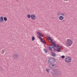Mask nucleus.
<instances>
[{
  "label": "nucleus",
  "instance_id": "nucleus-1",
  "mask_svg": "<svg viewBox=\"0 0 77 77\" xmlns=\"http://www.w3.org/2000/svg\"><path fill=\"white\" fill-rule=\"evenodd\" d=\"M52 71L53 72L52 75L54 77H56V76L57 77L58 75H60V73L58 71V69H55L52 70Z\"/></svg>",
  "mask_w": 77,
  "mask_h": 77
},
{
  "label": "nucleus",
  "instance_id": "nucleus-2",
  "mask_svg": "<svg viewBox=\"0 0 77 77\" xmlns=\"http://www.w3.org/2000/svg\"><path fill=\"white\" fill-rule=\"evenodd\" d=\"M65 44L67 47H70L72 44V41L69 39H67L66 40Z\"/></svg>",
  "mask_w": 77,
  "mask_h": 77
},
{
  "label": "nucleus",
  "instance_id": "nucleus-3",
  "mask_svg": "<svg viewBox=\"0 0 77 77\" xmlns=\"http://www.w3.org/2000/svg\"><path fill=\"white\" fill-rule=\"evenodd\" d=\"M48 63H54L56 62L55 58L53 57H49L48 59Z\"/></svg>",
  "mask_w": 77,
  "mask_h": 77
},
{
  "label": "nucleus",
  "instance_id": "nucleus-4",
  "mask_svg": "<svg viewBox=\"0 0 77 77\" xmlns=\"http://www.w3.org/2000/svg\"><path fill=\"white\" fill-rule=\"evenodd\" d=\"M27 17L28 18H30V17H31L32 20H35L36 19V16H35V14H32L31 16L30 14H28Z\"/></svg>",
  "mask_w": 77,
  "mask_h": 77
},
{
  "label": "nucleus",
  "instance_id": "nucleus-5",
  "mask_svg": "<svg viewBox=\"0 0 77 77\" xmlns=\"http://www.w3.org/2000/svg\"><path fill=\"white\" fill-rule=\"evenodd\" d=\"M65 61L67 63H69L71 61V57H67L65 60Z\"/></svg>",
  "mask_w": 77,
  "mask_h": 77
},
{
  "label": "nucleus",
  "instance_id": "nucleus-6",
  "mask_svg": "<svg viewBox=\"0 0 77 77\" xmlns=\"http://www.w3.org/2000/svg\"><path fill=\"white\" fill-rule=\"evenodd\" d=\"M13 56L14 59H17L19 57V55L17 54H13Z\"/></svg>",
  "mask_w": 77,
  "mask_h": 77
},
{
  "label": "nucleus",
  "instance_id": "nucleus-7",
  "mask_svg": "<svg viewBox=\"0 0 77 77\" xmlns=\"http://www.w3.org/2000/svg\"><path fill=\"white\" fill-rule=\"evenodd\" d=\"M48 47L49 48V49L51 51H52V48H53L54 49V51H57V49H56V48L53 47H50L49 46H48Z\"/></svg>",
  "mask_w": 77,
  "mask_h": 77
},
{
  "label": "nucleus",
  "instance_id": "nucleus-8",
  "mask_svg": "<svg viewBox=\"0 0 77 77\" xmlns=\"http://www.w3.org/2000/svg\"><path fill=\"white\" fill-rule=\"evenodd\" d=\"M0 22L2 23V22H4V20H3V17H0Z\"/></svg>",
  "mask_w": 77,
  "mask_h": 77
},
{
  "label": "nucleus",
  "instance_id": "nucleus-9",
  "mask_svg": "<svg viewBox=\"0 0 77 77\" xmlns=\"http://www.w3.org/2000/svg\"><path fill=\"white\" fill-rule=\"evenodd\" d=\"M51 55L53 57H56V54L53 52H51Z\"/></svg>",
  "mask_w": 77,
  "mask_h": 77
},
{
  "label": "nucleus",
  "instance_id": "nucleus-10",
  "mask_svg": "<svg viewBox=\"0 0 77 77\" xmlns=\"http://www.w3.org/2000/svg\"><path fill=\"white\" fill-rule=\"evenodd\" d=\"M59 19L60 20H63V17L62 16H60L59 17Z\"/></svg>",
  "mask_w": 77,
  "mask_h": 77
},
{
  "label": "nucleus",
  "instance_id": "nucleus-11",
  "mask_svg": "<svg viewBox=\"0 0 77 77\" xmlns=\"http://www.w3.org/2000/svg\"><path fill=\"white\" fill-rule=\"evenodd\" d=\"M52 45L53 46V47H55V48L56 47V46H57V45H56V43L54 42H53Z\"/></svg>",
  "mask_w": 77,
  "mask_h": 77
},
{
  "label": "nucleus",
  "instance_id": "nucleus-12",
  "mask_svg": "<svg viewBox=\"0 0 77 77\" xmlns=\"http://www.w3.org/2000/svg\"><path fill=\"white\" fill-rule=\"evenodd\" d=\"M48 39L50 40V41L51 42H52V43L53 42V40H52V39H51V37L49 36H48Z\"/></svg>",
  "mask_w": 77,
  "mask_h": 77
},
{
  "label": "nucleus",
  "instance_id": "nucleus-13",
  "mask_svg": "<svg viewBox=\"0 0 77 77\" xmlns=\"http://www.w3.org/2000/svg\"><path fill=\"white\" fill-rule=\"evenodd\" d=\"M40 36H41L42 37H43L44 36H43V35L41 33H40L39 32H38L37 33Z\"/></svg>",
  "mask_w": 77,
  "mask_h": 77
},
{
  "label": "nucleus",
  "instance_id": "nucleus-14",
  "mask_svg": "<svg viewBox=\"0 0 77 77\" xmlns=\"http://www.w3.org/2000/svg\"><path fill=\"white\" fill-rule=\"evenodd\" d=\"M41 42L43 43L44 44H45V42L44 41V40L42 39V38L41 39Z\"/></svg>",
  "mask_w": 77,
  "mask_h": 77
},
{
  "label": "nucleus",
  "instance_id": "nucleus-15",
  "mask_svg": "<svg viewBox=\"0 0 77 77\" xmlns=\"http://www.w3.org/2000/svg\"><path fill=\"white\" fill-rule=\"evenodd\" d=\"M50 70L49 69H46V71L47 72H48V73H49V71H50Z\"/></svg>",
  "mask_w": 77,
  "mask_h": 77
},
{
  "label": "nucleus",
  "instance_id": "nucleus-16",
  "mask_svg": "<svg viewBox=\"0 0 77 77\" xmlns=\"http://www.w3.org/2000/svg\"><path fill=\"white\" fill-rule=\"evenodd\" d=\"M4 20L5 21H7V18L6 17H4Z\"/></svg>",
  "mask_w": 77,
  "mask_h": 77
},
{
  "label": "nucleus",
  "instance_id": "nucleus-17",
  "mask_svg": "<svg viewBox=\"0 0 77 77\" xmlns=\"http://www.w3.org/2000/svg\"><path fill=\"white\" fill-rule=\"evenodd\" d=\"M60 15H62V16H65V14L63 13H62Z\"/></svg>",
  "mask_w": 77,
  "mask_h": 77
},
{
  "label": "nucleus",
  "instance_id": "nucleus-18",
  "mask_svg": "<svg viewBox=\"0 0 77 77\" xmlns=\"http://www.w3.org/2000/svg\"><path fill=\"white\" fill-rule=\"evenodd\" d=\"M35 39V38L33 36H32V41H34Z\"/></svg>",
  "mask_w": 77,
  "mask_h": 77
},
{
  "label": "nucleus",
  "instance_id": "nucleus-19",
  "mask_svg": "<svg viewBox=\"0 0 77 77\" xmlns=\"http://www.w3.org/2000/svg\"><path fill=\"white\" fill-rule=\"evenodd\" d=\"M49 67H50L51 68H52V63H51L49 65Z\"/></svg>",
  "mask_w": 77,
  "mask_h": 77
},
{
  "label": "nucleus",
  "instance_id": "nucleus-20",
  "mask_svg": "<svg viewBox=\"0 0 77 77\" xmlns=\"http://www.w3.org/2000/svg\"><path fill=\"white\" fill-rule=\"evenodd\" d=\"M43 50L45 52V53H47V51L46 50H45V48H44Z\"/></svg>",
  "mask_w": 77,
  "mask_h": 77
},
{
  "label": "nucleus",
  "instance_id": "nucleus-21",
  "mask_svg": "<svg viewBox=\"0 0 77 77\" xmlns=\"http://www.w3.org/2000/svg\"><path fill=\"white\" fill-rule=\"evenodd\" d=\"M5 53V51H4V50H3L1 52L2 54H3V53Z\"/></svg>",
  "mask_w": 77,
  "mask_h": 77
},
{
  "label": "nucleus",
  "instance_id": "nucleus-22",
  "mask_svg": "<svg viewBox=\"0 0 77 77\" xmlns=\"http://www.w3.org/2000/svg\"><path fill=\"white\" fill-rule=\"evenodd\" d=\"M57 51H58V52H60L61 50H60V49H57Z\"/></svg>",
  "mask_w": 77,
  "mask_h": 77
},
{
  "label": "nucleus",
  "instance_id": "nucleus-23",
  "mask_svg": "<svg viewBox=\"0 0 77 77\" xmlns=\"http://www.w3.org/2000/svg\"><path fill=\"white\" fill-rule=\"evenodd\" d=\"M61 57L62 58V59H64L65 58V56L64 55H63L61 56Z\"/></svg>",
  "mask_w": 77,
  "mask_h": 77
},
{
  "label": "nucleus",
  "instance_id": "nucleus-24",
  "mask_svg": "<svg viewBox=\"0 0 77 77\" xmlns=\"http://www.w3.org/2000/svg\"><path fill=\"white\" fill-rule=\"evenodd\" d=\"M61 14H60V12H58V16H60V15H61Z\"/></svg>",
  "mask_w": 77,
  "mask_h": 77
},
{
  "label": "nucleus",
  "instance_id": "nucleus-25",
  "mask_svg": "<svg viewBox=\"0 0 77 77\" xmlns=\"http://www.w3.org/2000/svg\"><path fill=\"white\" fill-rule=\"evenodd\" d=\"M39 37V39H42V38L41 37V36H38Z\"/></svg>",
  "mask_w": 77,
  "mask_h": 77
},
{
  "label": "nucleus",
  "instance_id": "nucleus-26",
  "mask_svg": "<svg viewBox=\"0 0 77 77\" xmlns=\"http://www.w3.org/2000/svg\"><path fill=\"white\" fill-rule=\"evenodd\" d=\"M54 66V65L52 64V66Z\"/></svg>",
  "mask_w": 77,
  "mask_h": 77
},
{
  "label": "nucleus",
  "instance_id": "nucleus-27",
  "mask_svg": "<svg viewBox=\"0 0 77 77\" xmlns=\"http://www.w3.org/2000/svg\"><path fill=\"white\" fill-rule=\"evenodd\" d=\"M59 48H58V50H60V47H58Z\"/></svg>",
  "mask_w": 77,
  "mask_h": 77
},
{
  "label": "nucleus",
  "instance_id": "nucleus-28",
  "mask_svg": "<svg viewBox=\"0 0 77 77\" xmlns=\"http://www.w3.org/2000/svg\"><path fill=\"white\" fill-rule=\"evenodd\" d=\"M56 47H59V45H57V46H56Z\"/></svg>",
  "mask_w": 77,
  "mask_h": 77
},
{
  "label": "nucleus",
  "instance_id": "nucleus-29",
  "mask_svg": "<svg viewBox=\"0 0 77 77\" xmlns=\"http://www.w3.org/2000/svg\"><path fill=\"white\" fill-rule=\"evenodd\" d=\"M65 21V20H62V22H63V21Z\"/></svg>",
  "mask_w": 77,
  "mask_h": 77
}]
</instances>
